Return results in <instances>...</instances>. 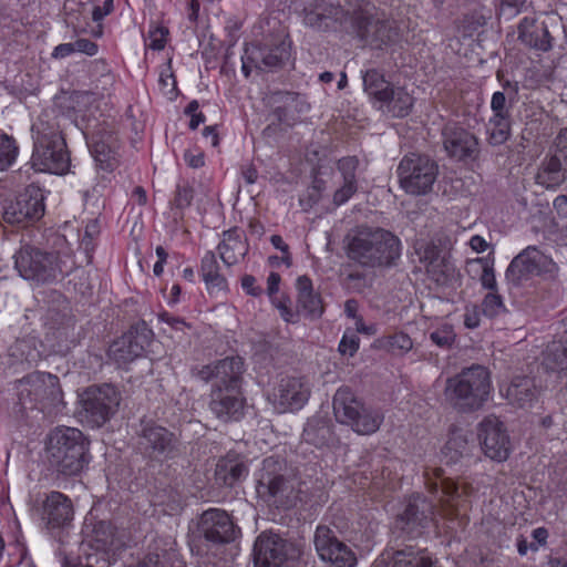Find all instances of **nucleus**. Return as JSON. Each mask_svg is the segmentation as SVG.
Masks as SVG:
<instances>
[{
  "label": "nucleus",
  "instance_id": "nucleus-1",
  "mask_svg": "<svg viewBox=\"0 0 567 567\" xmlns=\"http://www.w3.org/2000/svg\"><path fill=\"white\" fill-rule=\"evenodd\" d=\"M51 249L23 246L16 255V268L27 280L52 282L71 274L76 265L73 250L65 236L54 234Z\"/></svg>",
  "mask_w": 567,
  "mask_h": 567
},
{
  "label": "nucleus",
  "instance_id": "nucleus-2",
  "mask_svg": "<svg viewBox=\"0 0 567 567\" xmlns=\"http://www.w3.org/2000/svg\"><path fill=\"white\" fill-rule=\"evenodd\" d=\"M401 244L391 231L359 227L347 236V256L365 268L388 267L400 257Z\"/></svg>",
  "mask_w": 567,
  "mask_h": 567
},
{
  "label": "nucleus",
  "instance_id": "nucleus-3",
  "mask_svg": "<svg viewBox=\"0 0 567 567\" xmlns=\"http://www.w3.org/2000/svg\"><path fill=\"white\" fill-rule=\"evenodd\" d=\"M34 148L32 167L38 172L65 174L70 166V155L60 125L50 112L44 111L32 125Z\"/></svg>",
  "mask_w": 567,
  "mask_h": 567
},
{
  "label": "nucleus",
  "instance_id": "nucleus-4",
  "mask_svg": "<svg viewBox=\"0 0 567 567\" xmlns=\"http://www.w3.org/2000/svg\"><path fill=\"white\" fill-rule=\"evenodd\" d=\"M256 491L267 503L276 507H292L297 502L308 501V488L282 462L267 457L257 481Z\"/></svg>",
  "mask_w": 567,
  "mask_h": 567
},
{
  "label": "nucleus",
  "instance_id": "nucleus-5",
  "mask_svg": "<svg viewBox=\"0 0 567 567\" xmlns=\"http://www.w3.org/2000/svg\"><path fill=\"white\" fill-rule=\"evenodd\" d=\"M492 392L491 372L481 364H472L447 378L444 388L446 402L456 411L471 413L480 410Z\"/></svg>",
  "mask_w": 567,
  "mask_h": 567
},
{
  "label": "nucleus",
  "instance_id": "nucleus-6",
  "mask_svg": "<svg viewBox=\"0 0 567 567\" xmlns=\"http://www.w3.org/2000/svg\"><path fill=\"white\" fill-rule=\"evenodd\" d=\"M89 442L75 427L59 426L47 439V454L50 465L60 474L73 476L89 463Z\"/></svg>",
  "mask_w": 567,
  "mask_h": 567
},
{
  "label": "nucleus",
  "instance_id": "nucleus-7",
  "mask_svg": "<svg viewBox=\"0 0 567 567\" xmlns=\"http://www.w3.org/2000/svg\"><path fill=\"white\" fill-rule=\"evenodd\" d=\"M239 534L228 513L220 508H209L193 520L188 527L187 542L192 553L203 555L208 548L203 542L212 545H224L234 542Z\"/></svg>",
  "mask_w": 567,
  "mask_h": 567
},
{
  "label": "nucleus",
  "instance_id": "nucleus-8",
  "mask_svg": "<svg viewBox=\"0 0 567 567\" xmlns=\"http://www.w3.org/2000/svg\"><path fill=\"white\" fill-rule=\"evenodd\" d=\"M332 408L337 422L350 426L360 435H370L377 432L384 419L379 410L365 406L347 386L337 390Z\"/></svg>",
  "mask_w": 567,
  "mask_h": 567
},
{
  "label": "nucleus",
  "instance_id": "nucleus-9",
  "mask_svg": "<svg viewBox=\"0 0 567 567\" xmlns=\"http://www.w3.org/2000/svg\"><path fill=\"white\" fill-rule=\"evenodd\" d=\"M18 391L21 404L49 413L63 404L59 378L51 373L35 371L25 375L19 380Z\"/></svg>",
  "mask_w": 567,
  "mask_h": 567
},
{
  "label": "nucleus",
  "instance_id": "nucleus-10",
  "mask_svg": "<svg viewBox=\"0 0 567 567\" xmlns=\"http://www.w3.org/2000/svg\"><path fill=\"white\" fill-rule=\"evenodd\" d=\"M121 394L111 384L91 385L80 394L79 415L91 427H101L116 413Z\"/></svg>",
  "mask_w": 567,
  "mask_h": 567
},
{
  "label": "nucleus",
  "instance_id": "nucleus-11",
  "mask_svg": "<svg viewBox=\"0 0 567 567\" xmlns=\"http://www.w3.org/2000/svg\"><path fill=\"white\" fill-rule=\"evenodd\" d=\"M44 190L31 184L14 199L0 200V216L12 226H31L44 216Z\"/></svg>",
  "mask_w": 567,
  "mask_h": 567
},
{
  "label": "nucleus",
  "instance_id": "nucleus-12",
  "mask_svg": "<svg viewBox=\"0 0 567 567\" xmlns=\"http://www.w3.org/2000/svg\"><path fill=\"white\" fill-rule=\"evenodd\" d=\"M558 272L559 267L551 257L536 246H528L513 258L505 277L509 284L518 287L536 276L554 280L558 277Z\"/></svg>",
  "mask_w": 567,
  "mask_h": 567
},
{
  "label": "nucleus",
  "instance_id": "nucleus-13",
  "mask_svg": "<svg viewBox=\"0 0 567 567\" xmlns=\"http://www.w3.org/2000/svg\"><path fill=\"white\" fill-rule=\"evenodd\" d=\"M400 186L411 195H426L437 178L439 166L426 155L410 153L399 163Z\"/></svg>",
  "mask_w": 567,
  "mask_h": 567
},
{
  "label": "nucleus",
  "instance_id": "nucleus-14",
  "mask_svg": "<svg viewBox=\"0 0 567 567\" xmlns=\"http://www.w3.org/2000/svg\"><path fill=\"white\" fill-rule=\"evenodd\" d=\"M373 11L374 7L370 3L360 4L353 9L352 27L362 40L380 47L391 42L396 31L393 21L377 18Z\"/></svg>",
  "mask_w": 567,
  "mask_h": 567
},
{
  "label": "nucleus",
  "instance_id": "nucleus-15",
  "mask_svg": "<svg viewBox=\"0 0 567 567\" xmlns=\"http://www.w3.org/2000/svg\"><path fill=\"white\" fill-rule=\"evenodd\" d=\"M152 342V331L144 322L132 327L109 348L107 357L118 368L126 367L146 352Z\"/></svg>",
  "mask_w": 567,
  "mask_h": 567
},
{
  "label": "nucleus",
  "instance_id": "nucleus-16",
  "mask_svg": "<svg viewBox=\"0 0 567 567\" xmlns=\"http://www.w3.org/2000/svg\"><path fill=\"white\" fill-rule=\"evenodd\" d=\"M536 183L556 188L567 179V128L560 130L536 174Z\"/></svg>",
  "mask_w": 567,
  "mask_h": 567
},
{
  "label": "nucleus",
  "instance_id": "nucleus-17",
  "mask_svg": "<svg viewBox=\"0 0 567 567\" xmlns=\"http://www.w3.org/2000/svg\"><path fill=\"white\" fill-rule=\"evenodd\" d=\"M434 509L435 506L431 501L420 494H414L408 499L402 513L398 515L395 528L410 538H416L432 522Z\"/></svg>",
  "mask_w": 567,
  "mask_h": 567
},
{
  "label": "nucleus",
  "instance_id": "nucleus-18",
  "mask_svg": "<svg viewBox=\"0 0 567 567\" xmlns=\"http://www.w3.org/2000/svg\"><path fill=\"white\" fill-rule=\"evenodd\" d=\"M319 557L336 567H354L357 556L344 543L339 540L332 529L327 526H318L313 538Z\"/></svg>",
  "mask_w": 567,
  "mask_h": 567
},
{
  "label": "nucleus",
  "instance_id": "nucleus-19",
  "mask_svg": "<svg viewBox=\"0 0 567 567\" xmlns=\"http://www.w3.org/2000/svg\"><path fill=\"white\" fill-rule=\"evenodd\" d=\"M303 12L306 25L319 31H327L342 25L349 19L352 21L353 10H346L332 0H313L305 8Z\"/></svg>",
  "mask_w": 567,
  "mask_h": 567
},
{
  "label": "nucleus",
  "instance_id": "nucleus-20",
  "mask_svg": "<svg viewBox=\"0 0 567 567\" xmlns=\"http://www.w3.org/2000/svg\"><path fill=\"white\" fill-rule=\"evenodd\" d=\"M478 439L487 457L496 462L507 460L511 451L509 436L496 416H486L478 424Z\"/></svg>",
  "mask_w": 567,
  "mask_h": 567
},
{
  "label": "nucleus",
  "instance_id": "nucleus-21",
  "mask_svg": "<svg viewBox=\"0 0 567 567\" xmlns=\"http://www.w3.org/2000/svg\"><path fill=\"white\" fill-rule=\"evenodd\" d=\"M310 386L303 378L285 377L274 389L270 400L279 413L300 410L309 400Z\"/></svg>",
  "mask_w": 567,
  "mask_h": 567
},
{
  "label": "nucleus",
  "instance_id": "nucleus-22",
  "mask_svg": "<svg viewBox=\"0 0 567 567\" xmlns=\"http://www.w3.org/2000/svg\"><path fill=\"white\" fill-rule=\"evenodd\" d=\"M250 60L255 68L274 70L281 68L290 58V41L279 35L262 44H251Z\"/></svg>",
  "mask_w": 567,
  "mask_h": 567
},
{
  "label": "nucleus",
  "instance_id": "nucleus-23",
  "mask_svg": "<svg viewBox=\"0 0 567 567\" xmlns=\"http://www.w3.org/2000/svg\"><path fill=\"white\" fill-rule=\"evenodd\" d=\"M442 142L449 156L464 159L477 151L476 137L455 123H447L442 130Z\"/></svg>",
  "mask_w": 567,
  "mask_h": 567
},
{
  "label": "nucleus",
  "instance_id": "nucleus-24",
  "mask_svg": "<svg viewBox=\"0 0 567 567\" xmlns=\"http://www.w3.org/2000/svg\"><path fill=\"white\" fill-rule=\"evenodd\" d=\"M73 515V505L66 495L58 491L47 495L42 505V519L48 527H64L72 522Z\"/></svg>",
  "mask_w": 567,
  "mask_h": 567
},
{
  "label": "nucleus",
  "instance_id": "nucleus-25",
  "mask_svg": "<svg viewBox=\"0 0 567 567\" xmlns=\"http://www.w3.org/2000/svg\"><path fill=\"white\" fill-rule=\"evenodd\" d=\"M285 542L276 535L261 534L254 546L255 567H280L286 560Z\"/></svg>",
  "mask_w": 567,
  "mask_h": 567
},
{
  "label": "nucleus",
  "instance_id": "nucleus-26",
  "mask_svg": "<svg viewBox=\"0 0 567 567\" xmlns=\"http://www.w3.org/2000/svg\"><path fill=\"white\" fill-rule=\"evenodd\" d=\"M518 39L526 45L539 51H549L553 38L544 21L526 17L518 24Z\"/></svg>",
  "mask_w": 567,
  "mask_h": 567
},
{
  "label": "nucleus",
  "instance_id": "nucleus-27",
  "mask_svg": "<svg viewBox=\"0 0 567 567\" xmlns=\"http://www.w3.org/2000/svg\"><path fill=\"white\" fill-rule=\"evenodd\" d=\"M359 159L355 156H347L338 161L337 168L341 175L342 183L333 194V204L341 206L347 203L359 189L357 169Z\"/></svg>",
  "mask_w": 567,
  "mask_h": 567
},
{
  "label": "nucleus",
  "instance_id": "nucleus-28",
  "mask_svg": "<svg viewBox=\"0 0 567 567\" xmlns=\"http://www.w3.org/2000/svg\"><path fill=\"white\" fill-rule=\"evenodd\" d=\"M244 401L239 391L234 392L218 388L212 394L210 410L216 416L225 422L234 419L237 420L243 412Z\"/></svg>",
  "mask_w": 567,
  "mask_h": 567
},
{
  "label": "nucleus",
  "instance_id": "nucleus-29",
  "mask_svg": "<svg viewBox=\"0 0 567 567\" xmlns=\"http://www.w3.org/2000/svg\"><path fill=\"white\" fill-rule=\"evenodd\" d=\"M173 433L163 426L148 424L144 426L138 444L150 456L156 457L172 447Z\"/></svg>",
  "mask_w": 567,
  "mask_h": 567
},
{
  "label": "nucleus",
  "instance_id": "nucleus-30",
  "mask_svg": "<svg viewBox=\"0 0 567 567\" xmlns=\"http://www.w3.org/2000/svg\"><path fill=\"white\" fill-rule=\"evenodd\" d=\"M248 474V467L237 454H227L216 465L215 476L219 484L233 487Z\"/></svg>",
  "mask_w": 567,
  "mask_h": 567
},
{
  "label": "nucleus",
  "instance_id": "nucleus-31",
  "mask_svg": "<svg viewBox=\"0 0 567 567\" xmlns=\"http://www.w3.org/2000/svg\"><path fill=\"white\" fill-rule=\"evenodd\" d=\"M243 360L239 357H229L215 363L217 389L234 392L239 389L243 373Z\"/></svg>",
  "mask_w": 567,
  "mask_h": 567
},
{
  "label": "nucleus",
  "instance_id": "nucleus-32",
  "mask_svg": "<svg viewBox=\"0 0 567 567\" xmlns=\"http://www.w3.org/2000/svg\"><path fill=\"white\" fill-rule=\"evenodd\" d=\"M298 291V309L310 318H318L323 312L322 301L319 293L313 291L312 281L308 276H300L296 282Z\"/></svg>",
  "mask_w": 567,
  "mask_h": 567
},
{
  "label": "nucleus",
  "instance_id": "nucleus-33",
  "mask_svg": "<svg viewBox=\"0 0 567 567\" xmlns=\"http://www.w3.org/2000/svg\"><path fill=\"white\" fill-rule=\"evenodd\" d=\"M538 389L535 380L529 377H516L506 390V399L518 408L530 406L537 399Z\"/></svg>",
  "mask_w": 567,
  "mask_h": 567
},
{
  "label": "nucleus",
  "instance_id": "nucleus-34",
  "mask_svg": "<svg viewBox=\"0 0 567 567\" xmlns=\"http://www.w3.org/2000/svg\"><path fill=\"white\" fill-rule=\"evenodd\" d=\"M218 251L225 265L231 266L245 257L248 245L241 234L236 229L224 231L223 240L218 245Z\"/></svg>",
  "mask_w": 567,
  "mask_h": 567
},
{
  "label": "nucleus",
  "instance_id": "nucleus-35",
  "mask_svg": "<svg viewBox=\"0 0 567 567\" xmlns=\"http://www.w3.org/2000/svg\"><path fill=\"white\" fill-rule=\"evenodd\" d=\"M302 437L317 447L328 445L332 439L330 422L323 416H312L303 429Z\"/></svg>",
  "mask_w": 567,
  "mask_h": 567
},
{
  "label": "nucleus",
  "instance_id": "nucleus-36",
  "mask_svg": "<svg viewBox=\"0 0 567 567\" xmlns=\"http://www.w3.org/2000/svg\"><path fill=\"white\" fill-rule=\"evenodd\" d=\"M543 365L551 372H567V341L548 343L543 353Z\"/></svg>",
  "mask_w": 567,
  "mask_h": 567
},
{
  "label": "nucleus",
  "instance_id": "nucleus-37",
  "mask_svg": "<svg viewBox=\"0 0 567 567\" xmlns=\"http://www.w3.org/2000/svg\"><path fill=\"white\" fill-rule=\"evenodd\" d=\"M90 543L96 550L107 551L117 547L116 530L114 526L106 520H100L94 524L90 536Z\"/></svg>",
  "mask_w": 567,
  "mask_h": 567
},
{
  "label": "nucleus",
  "instance_id": "nucleus-38",
  "mask_svg": "<svg viewBox=\"0 0 567 567\" xmlns=\"http://www.w3.org/2000/svg\"><path fill=\"white\" fill-rule=\"evenodd\" d=\"M414 99L403 87H391L388 91V99L381 103L386 104L388 111L396 117L406 116L412 106Z\"/></svg>",
  "mask_w": 567,
  "mask_h": 567
},
{
  "label": "nucleus",
  "instance_id": "nucleus-39",
  "mask_svg": "<svg viewBox=\"0 0 567 567\" xmlns=\"http://www.w3.org/2000/svg\"><path fill=\"white\" fill-rule=\"evenodd\" d=\"M111 136H107L106 140L97 136L92 137L91 152L102 169L112 171L116 164V153L111 144Z\"/></svg>",
  "mask_w": 567,
  "mask_h": 567
},
{
  "label": "nucleus",
  "instance_id": "nucleus-40",
  "mask_svg": "<svg viewBox=\"0 0 567 567\" xmlns=\"http://www.w3.org/2000/svg\"><path fill=\"white\" fill-rule=\"evenodd\" d=\"M364 91L379 102L388 99V91L392 85L384 79L378 70H368L363 74Z\"/></svg>",
  "mask_w": 567,
  "mask_h": 567
},
{
  "label": "nucleus",
  "instance_id": "nucleus-41",
  "mask_svg": "<svg viewBox=\"0 0 567 567\" xmlns=\"http://www.w3.org/2000/svg\"><path fill=\"white\" fill-rule=\"evenodd\" d=\"M425 270L429 278L440 286L447 285L455 277V266L446 256L430 261Z\"/></svg>",
  "mask_w": 567,
  "mask_h": 567
},
{
  "label": "nucleus",
  "instance_id": "nucleus-42",
  "mask_svg": "<svg viewBox=\"0 0 567 567\" xmlns=\"http://www.w3.org/2000/svg\"><path fill=\"white\" fill-rule=\"evenodd\" d=\"M202 274L205 282L210 289H217L220 291L227 288V281L225 277L218 272V264L214 254L208 252L203 258Z\"/></svg>",
  "mask_w": 567,
  "mask_h": 567
},
{
  "label": "nucleus",
  "instance_id": "nucleus-43",
  "mask_svg": "<svg viewBox=\"0 0 567 567\" xmlns=\"http://www.w3.org/2000/svg\"><path fill=\"white\" fill-rule=\"evenodd\" d=\"M391 567H437L426 556L419 555L411 549L398 550L392 557Z\"/></svg>",
  "mask_w": 567,
  "mask_h": 567
},
{
  "label": "nucleus",
  "instance_id": "nucleus-44",
  "mask_svg": "<svg viewBox=\"0 0 567 567\" xmlns=\"http://www.w3.org/2000/svg\"><path fill=\"white\" fill-rule=\"evenodd\" d=\"M488 142L497 146L504 144L511 136V117H491L488 122Z\"/></svg>",
  "mask_w": 567,
  "mask_h": 567
},
{
  "label": "nucleus",
  "instance_id": "nucleus-45",
  "mask_svg": "<svg viewBox=\"0 0 567 567\" xmlns=\"http://www.w3.org/2000/svg\"><path fill=\"white\" fill-rule=\"evenodd\" d=\"M435 475L440 478V486L442 491V496L440 497V503L444 511L449 508L454 509L455 501L462 496L457 484L450 478H442V470H436Z\"/></svg>",
  "mask_w": 567,
  "mask_h": 567
},
{
  "label": "nucleus",
  "instance_id": "nucleus-46",
  "mask_svg": "<svg viewBox=\"0 0 567 567\" xmlns=\"http://www.w3.org/2000/svg\"><path fill=\"white\" fill-rule=\"evenodd\" d=\"M173 59L169 58L167 64L161 70L158 78L159 92L171 102L177 97V80L172 68Z\"/></svg>",
  "mask_w": 567,
  "mask_h": 567
},
{
  "label": "nucleus",
  "instance_id": "nucleus-47",
  "mask_svg": "<svg viewBox=\"0 0 567 567\" xmlns=\"http://www.w3.org/2000/svg\"><path fill=\"white\" fill-rule=\"evenodd\" d=\"M444 454L449 456L451 462H456L458 458L468 454L466 436L461 433H454L444 446Z\"/></svg>",
  "mask_w": 567,
  "mask_h": 567
},
{
  "label": "nucleus",
  "instance_id": "nucleus-48",
  "mask_svg": "<svg viewBox=\"0 0 567 567\" xmlns=\"http://www.w3.org/2000/svg\"><path fill=\"white\" fill-rule=\"evenodd\" d=\"M382 346L394 354H403L409 352L413 347V341L409 334L404 332H396L388 336L382 340Z\"/></svg>",
  "mask_w": 567,
  "mask_h": 567
},
{
  "label": "nucleus",
  "instance_id": "nucleus-49",
  "mask_svg": "<svg viewBox=\"0 0 567 567\" xmlns=\"http://www.w3.org/2000/svg\"><path fill=\"white\" fill-rule=\"evenodd\" d=\"M18 155V146L16 141L2 134L0 136V171L7 169L14 162Z\"/></svg>",
  "mask_w": 567,
  "mask_h": 567
},
{
  "label": "nucleus",
  "instance_id": "nucleus-50",
  "mask_svg": "<svg viewBox=\"0 0 567 567\" xmlns=\"http://www.w3.org/2000/svg\"><path fill=\"white\" fill-rule=\"evenodd\" d=\"M430 340L442 349H451L455 343L456 333L451 324H442L430 333Z\"/></svg>",
  "mask_w": 567,
  "mask_h": 567
},
{
  "label": "nucleus",
  "instance_id": "nucleus-51",
  "mask_svg": "<svg viewBox=\"0 0 567 567\" xmlns=\"http://www.w3.org/2000/svg\"><path fill=\"white\" fill-rule=\"evenodd\" d=\"M505 310L501 295L496 291L488 292L482 301V311L486 317L493 318Z\"/></svg>",
  "mask_w": 567,
  "mask_h": 567
},
{
  "label": "nucleus",
  "instance_id": "nucleus-52",
  "mask_svg": "<svg viewBox=\"0 0 567 567\" xmlns=\"http://www.w3.org/2000/svg\"><path fill=\"white\" fill-rule=\"evenodd\" d=\"M167 35V28L161 25L151 27L145 38V45L153 50H162L166 44Z\"/></svg>",
  "mask_w": 567,
  "mask_h": 567
},
{
  "label": "nucleus",
  "instance_id": "nucleus-53",
  "mask_svg": "<svg viewBox=\"0 0 567 567\" xmlns=\"http://www.w3.org/2000/svg\"><path fill=\"white\" fill-rule=\"evenodd\" d=\"M321 184H322V182H320V181L315 182V184L312 186L308 187L306 193L300 197V199H299L300 206L305 210L310 209L311 207H313V205H316L320 200L321 193H322Z\"/></svg>",
  "mask_w": 567,
  "mask_h": 567
},
{
  "label": "nucleus",
  "instance_id": "nucleus-54",
  "mask_svg": "<svg viewBox=\"0 0 567 567\" xmlns=\"http://www.w3.org/2000/svg\"><path fill=\"white\" fill-rule=\"evenodd\" d=\"M491 109L493 111L492 117L506 116L511 117L507 100L504 92H495L492 96Z\"/></svg>",
  "mask_w": 567,
  "mask_h": 567
},
{
  "label": "nucleus",
  "instance_id": "nucleus-55",
  "mask_svg": "<svg viewBox=\"0 0 567 567\" xmlns=\"http://www.w3.org/2000/svg\"><path fill=\"white\" fill-rule=\"evenodd\" d=\"M360 339L354 333L344 334L339 343V351L342 354L353 357L359 349Z\"/></svg>",
  "mask_w": 567,
  "mask_h": 567
},
{
  "label": "nucleus",
  "instance_id": "nucleus-56",
  "mask_svg": "<svg viewBox=\"0 0 567 567\" xmlns=\"http://www.w3.org/2000/svg\"><path fill=\"white\" fill-rule=\"evenodd\" d=\"M444 257L441 249L432 243H427L420 248V260L424 262L425 266L430 264V261H434V259H442Z\"/></svg>",
  "mask_w": 567,
  "mask_h": 567
},
{
  "label": "nucleus",
  "instance_id": "nucleus-57",
  "mask_svg": "<svg viewBox=\"0 0 567 567\" xmlns=\"http://www.w3.org/2000/svg\"><path fill=\"white\" fill-rule=\"evenodd\" d=\"M480 309L476 305H470L465 307L464 312V326L467 329H475L480 326L481 315Z\"/></svg>",
  "mask_w": 567,
  "mask_h": 567
},
{
  "label": "nucleus",
  "instance_id": "nucleus-58",
  "mask_svg": "<svg viewBox=\"0 0 567 567\" xmlns=\"http://www.w3.org/2000/svg\"><path fill=\"white\" fill-rule=\"evenodd\" d=\"M113 1L114 0H102V4H96L92 11L93 21H101L104 17L110 14L113 11Z\"/></svg>",
  "mask_w": 567,
  "mask_h": 567
},
{
  "label": "nucleus",
  "instance_id": "nucleus-59",
  "mask_svg": "<svg viewBox=\"0 0 567 567\" xmlns=\"http://www.w3.org/2000/svg\"><path fill=\"white\" fill-rule=\"evenodd\" d=\"M74 43L75 52H81L86 55H95L97 53V45L89 39H78Z\"/></svg>",
  "mask_w": 567,
  "mask_h": 567
},
{
  "label": "nucleus",
  "instance_id": "nucleus-60",
  "mask_svg": "<svg viewBox=\"0 0 567 567\" xmlns=\"http://www.w3.org/2000/svg\"><path fill=\"white\" fill-rule=\"evenodd\" d=\"M481 284L484 288L489 289L491 291H496L497 284L494 269L492 267L485 266L483 268Z\"/></svg>",
  "mask_w": 567,
  "mask_h": 567
},
{
  "label": "nucleus",
  "instance_id": "nucleus-61",
  "mask_svg": "<svg viewBox=\"0 0 567 567\" xmlns=\"http://www.w3.org/2000/svg\"><path fill=\"white\" fill-rule=\"evenodd\" d=\"M241 287L250 296H259L262 289L256 286V278L251 275H245L241 279Z\"/></svg>",
  "mask_w": 567,
  "mask_h": 567
},
{
  "label": "nucleus",
  "instance_id": "nucleus-62",
  "mask_svg": "<svg viewBox=\"0 0 567 567\" xmlns=\"http://www.w3.org/2000/svg\"><path fill=\"white\" fill-rule=\"evenodd\" d=\"M184 159L189 167L199 168L204 165V153L200 151H197L196 153L186 151L184 154Z\"/></svg>",
  "mask_w": 567,
  "mask_h": 567
},
{
  "label": "nucleus",
  "instance_id": "nucleus-63",
  "mask_svg": "<svg viewBox=\"0 0 567 567\" xmlns=\"http://www.w3.org/2000/svg\"><path fill=\"white\" fill-rule=\"evenodd\" d=\"M75 53L74 43H61L56 45L52 52V58L54 59H64Z\"/></svg>",
  "mask_w": 567,
  "mask_h": 567
},
{
  "label": "nucleus",
  "instance_id": "nucleus-64",
  "mask_svg": "<svg viewBox=\"0 0 567 567\" xmlns=\"http://www.w3.org/2000/svg\"><path fill=\"white\" fill-rule=\"evenodd\" d=\"M193 372L204 381H208L213 378L216 379L215 363L196 368L193 370Z\"/></svg>",
  "mask_w": 567,
  "mask_h": 567
}]
</instances>
